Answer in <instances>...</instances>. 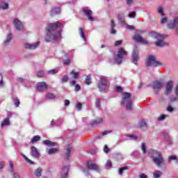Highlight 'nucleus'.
Here are the masks:
<instances>
[{"instance_id": "obj_1", "label": "nucleus", "mask_w": 178, "mask_h": 178, "mask_svg": "<svg viewBox=\"0 0 178 178\" xmlns=\"http://www.w3.org/2000/svg\"><path fill=\"white\" fill-rule=\"evenodd\" d=\"M58 29H63V24L59 22L47 24L46 28L47 34L45 36L46 42H50L52 40H59V38L62 37V33H60V31H55V30H58Z\"/></svg>"}, {"instance_id": "obj_2", "label": "nucleus", "mask_w": 178, "mask_h": 178, "mask_svg": "<svg viewBox=\"0 0 178 178\" xmlns=\"http://www.w3.org/2000/svg\"><path fill=\"white\" fill-rule=\"evenodd\" d=\"M149 156H152L153 159V162L155 163L156 166H161V165H163V157L161 154V152L156 150H150L149 152Z\"/></svg>"}, {"instance_id": "obj_3", "label": "nucleus", "mask_w": 178, "mask_h": 178, "mask_svg": "<svg viewBox=\"0 0 178 178\" xmlns=\"http://www.w3.org/2000/svg\"><path fill=\"white\" fill-rule=\"evenodd\" d=\"M121 104L124 105L127 111H131V109H133V105L131 104V94H130V92H124L122 94Z\"/></svg>"}, {"instance_id": "obj_4", "label": "nucleus", "mask_w": 178, "mask_h": 178, "mask_svg": "<svg viewBox=\"0 0 178 178\" xmlns=\"http://www.w3.org/2000/svg\"><path fill=\"white\" fill-rule=\"evenodd\" d=\"M127 55H128L127 51H126L124 49L120 48L118 49L117 56L115 57V63H117V65H120V63L123 62V59H124V58H126Z\"/></svg>"}, {"instance_id": "obj_5", "label": "nucleus", "mask_w": 178, "mask_h": 178, "mask_svg": "<svg viewBox=\"0 0 178 178\" xmlns=\"http://www.w3.org/2000/svg\"><path fill=\"white\" fill-rule=\"evenodd\" d=\"M152 36L153 38L158 40V41L155 42L156 47H165V45H166V43L163 42V38H165L164 35L157 33L156 32H152Z\"/></svg>"}, {"instance_id": "obj_6", "label": "nucleus", "mask_w": 178, "mask_h": 178, "mask_svg": "<svg viewBox=\"0 0 178 178\" xmlns=\"http://www.w3.org/2000/svg\"><path fill=\"white\" fill-rule=\"evenodd\" d=\"M109 87V83L106 80V77L102 76L99 83V88L100 91H106Z\"/></svg>"}, {"instance_id": "obj_7", "label": "nucleus", "mask_w": 178, "mask_h": 178, "mask_svg": "<svg viewBox=\"0 0 178 178\" xmlns=\"http://www.w3.org/2000/svg\"><path fill=\"white\" fill-rule=\"evenodd\" d=\"M146 66H161L162 63L156 60L155 56H149L147 62L145 63Z\"/></svg>"}, {"instance_id": "obj_8", "label": "nucleus", "mask_w": 178, "mask_h": 178, "mask_svg": "<svg viewBox=\"0 0 178 178\" xmlns=\"http://www.w3.org/2000/svg\"><path fill=\"white\" fill-rule=\"evenodd\" d=\"M138 59H140V57L138 56V47H137V46H134V51L132 53L133 63H134V65H137Z\"/></svg>"}, {"instance_id": "obj_9", "label": "nucleus", "mask_w": 178, "mask_h": 178, "mask_svg": "<svg viewBox=\"0 0 178 178\" xmlns=\"http://www.w3.org/2000/svg\"><path fill=\"white\" fill-rule=\"evenodd\" d=\"M86 168L89 169V170H95V172H98L99 170V166L98 165L92 163L91 161L86 162Z\"/></svg>"}, {"instance_id": "obj_10", "label": "nucleus", "mask_w": 178, "mask_h": 178, "mask_svg": "<svg viewBox=\"0 0 178 178\" xmlns=\"http://www.w3.org/2000/svg\"><path fill=\"white\" fill-rule=\"evenodd\" d=\"M83 12L85 13L86 16H87L88 20L90 22H94V17H92V11L91 10H88L86 8H83Z\"/></svg>"}, {"instance_id": "obj_11", "label": "nucleus", "mask_w": 178, "mask_h": 178, "mask_svg": "<svg viewBox=\"0 0 178 178\" xmlns=\"http://www.w3.org/2000/svg\"><path fill=\"white\" fill-rule=\"evenodd\" d=\"M134 40L136 41V42H140V44H148V41L143 38V37H141V35H135L134 36Z\"/></svg>"}, {"instance_id": "obj_12", "label": "nucleus", "mask_w": 178, "mask_h": 178, "mask_svg": "<svg viewBox=\"0 0 178 178\" xmlns=\"http://www.w3.org/2000/svg\"><path fill=\"white\" fill-rule=\"evenodd\" d=\"M163 87V83L161 81H156L153 82L152 88L154 91H158V90H161Z\"/></svg>"}, {"instance_id": "obj_13", "label": "nucleus", "mask_w": 178, "mask_h": 178, "mask_svg": "<svg viewBox=\"0 0 178 178\" xmlns=\"http://www.w3.org/2000/svg\"><path fill=\"white\" fill-rule=\"evenodd\" d=\"M14 25L16 27L17 30H23L24 29V26L23 25V23L19 21V19H14Z\"/></svg>"}, {"instance_id": "obj_14", "label": "nucleus", "mask_w": 178, "mask_h": 178, "mask_svg": "<svg viewBox=\"0 0 178 178\" xmlns=\"http://www.w3.org/2000/svg\"><path fill=\"white\" fill-rule=\"evenodd\" d=\"M69 173V165L63 166L61 168V178L67 177Z\"/></svg>"}, {"instance_id": "obj_15", "label": "nucleus", "mask_w": 178, "mask_h": 178, "mask_svg": "<svg viewBox=\"0 0 178 178\" xmlns=\"http://www.w3.org/2000/svg\"><path fill=\"white\" fill-rule=\"evenodd\" d=\"M172 88H173V82L172 81L168 82L165 86V95H169V94L172 92Z\"/></svg>"}, {"instance_id": "obj_16", "label": "nucleus", "mask_w": 178, "mask_h": 178, "mask_svg": "<svg viewBox=\"0 0 178 178\" xmlns=\"http://www.w3.org/2000/svg\"><path fill=\"white\" fill-rule=\"evenodd\" d=\"M31 154L33 158H38L40 156V152H38V149H36V147L34 146L31 147Z\"/></svg>"}, {"instance_id": "obj_17", "label": "nucleus", "mask_w": 178, "mask_h": 178, "mask_svg": "<svg viewBox=\"0 0 178 178\" xmlns=\"http://www.w3.org/2000/svg\"><path fill=\"white\" fill-rule=\"evenodd\" d=\"M47 88H48V86H47L45 82H39L38 83V91H44V90H47Z\"/></svg>"}, {"instance_id": "obj_18", "label": "nucleus", "mask_w": 178, "mask_h": 178, "mask_svg": "<svg viewBox=\"0 0 178 178\" xmlns=\"http://www.w3.org/2000/svg\"><path fill=\"white\" fill-rule=\"evenodd\" d=\"M40 45V42L33 43V44H29V43H26L25 44V48H27L28 49H35L37 47Z\"/></svg>"}, {"instance_id": "obj_19", "label": "nucleus", "mask_w": 178, "mask_h": 178, "mask_svg": "<svg viewBox=\"0 0 178 178\" xmlns=\"http://www.w3.org/2000/svg\"><path fill=\"white\" fill-rule=\"evenodd\" d=\"M72 152H73V147H72V145H68L65 152V159H67V161L69 159V156H70Z\"/></svg>"}, {"instance_id": "obj_20", "label": "nucleus", "mask_w": 178, "mask_h": 178, "mask_svg": "<svg viewBox=\"0 0 178 178\" xmlns=\"http://www.w3.org/2000/svg\"><path fill=\"white\" fill-rule=\"evenodd\" d=\"M178 24V17L173 19V22L168 24V29H175Z\"/></svg>"}, {"instance_id": "obj_21", "label": "nucleus", "mask_w": 178, "mask_h": 178, "mask_svg": "<svg viewBox=\"0 0 178 178\" xmlns=\"http://www.w3.org/2000/svg\"><path fill=\"white\" fill-rule=\"evenodd\" d=\"M163 175L162 171L161 170H156L153 172V177L154 178H160Z\"/></svg>"}, {"instance_id": "obj_22", "label": "nucleus", "mask_w": 178, "mask_h": 178, "mask_svg": "<svg viewBox=\"0 0 178 178\" xmlns=\"http://www.w3.org/2000/svg\"><path fill=\"white\" fill-rule=\"evenodd\" d=\"M42 143L44 145H47V147H54L55 146V143H54L52 141H51L49 140H45Z\"/></svg>"}, {"instance_id": "obj_23", "label": "nucleus", "mask_w": 178, "mask_h": 178, "mask_svg": "<svg viewBox=\"0 0 178 178\" xmlns=\"http://www.w3.org/2000/svg\"><path fill=\"white\" fill-rule=\"evenodd\" d=\"M51 13L52 16L54 15H59L60 13V8H54L51 10Z\"/></svg>"}, {"instance_id": "obj_24", "label": "nucleus", "mask_w": 178, "mask_h": 178, "mask_svg": "<svg viewBox=\"0 0 178 178\" xmlns=\"http://www.w3.org/2000/svg\"><path fill=\"white\" fill-rule=\"evenodd\" d=\"M42 173V169L41 168H38L35 170V175L36 177H41V175Z\"/></svg>"}, {"instance_id": "obj_25", "label": "nucleus", "mask_w": 178, "mask_h": 178, "mask_svg": "<svg viewBox=\"0 0 178 178\" xmlns=\"http://www.w3.org/2000/svg\"><path fill=\"white\" fill-rule=\"evenodd\" d=\"M71 76H72V79H76L80 77V72H76L74 71H72L70 72Z\"/></svg>"}, {"instance_id": "obj_26", "label": "nucleus", "mask_w": 178, "mask_h": 178, "mask_svg": "<svg viewBox=\"0 0 178 178\" xmlns=\"http://www.w3.org/2000/svg\"><path fill=\"white\" fill-rule=\"evenodd\" d=\"M79 35L82 38L83 41H87V39L86 38V35L84 34V31L82 28H79Z\"/></svg>"}, {"instance_id": "obj_27", "label": "nucleus", "mask_w": 178, "mask_h": 178, "mask_svg": "<svg viewBox=\"0 0 178 178\" xmlns=\"http://www.w3.org/2000/svg\"><path fill=\"white\" fill-rule=\"evenodd\" d=\"M116 25L115 24V22H113V19L111 20V34H116V30L115 29V27Z\"/></svg>"}, {"instance_id": "obj_28", "label": "nucleus", "mask_w": 178, "mask_h": 178, "mask_svg": "<svg viewBox=\"0 0 178 178\" xmlns=\"http://www.w3.org/2000/svg\"><path fill=\"white\" fill-rule=\"evenodd\" d=\"M175 92L177 97L170 99V101L172 102H175L177 101V99H178V84L177 85V86L175 88Z\"/></svg>"}, {"instance_id": "obj_29", "label": "nucleus", "mask_w": 178, "mask_h": 178, "mask_svg": "<svg viewBox=\"0 0 178 178\" xmlns=\"http://www.w3.org/2000/svg\"><path fill=\"white\" fill-rule=\"evenodd\" d=\"M118 18L121 23H124V14L123 13L118 14Z\"/></svg>"}, {"instance_id": "obj_30", "label": "nucleus", "mask_w": 178, "mask_h": 178, "mask_svg": "<svg viewBox=\"0 0 178 178\" xmlns=\"http://www.w3.org/2000/svg\"><path fill=\"white\" fill-rule=\"evenodd\" d=\"M10 40H12V33H9L7 35V38L6 40L4 41V45H8V44H9V42H10Z\"/></svg>"}, {"instance_id": "obj_31", "label": "nucleus", "mask_w": 178, "mask_h": 178, "mask_svg": "<svg viewBox=\"0 0 178 178\" xmlns=\"http://www.w3.org/2000/svg\"><path fill=\"white\" fill-rule=\"evenodd\" d=\"M102 123V118H97L92 122V126H95V124H100Z\"/></svg>"}, {"instance_id": "obj_32", "label": "nucleus", "mask_w": 178, "mask_h": 178, "mask_svg": "<svg viewBox=\"0 0 178 178\" xmlns=\"http://www.w3.org/2000/svg\"><path fill=\"white\" fill-rule=\"evenodd\" d=\"M10 124V122L9 121V118H6L3 122L1 123V127H3L5 126H9Z\"/></svg>"}, {"instance_id": "obj_33", "label": "nucleus", "mask_w": 178, "mask_h": 178, "mask_svg": "<svg viewBox=\"0 0 178 178\" xmlns=\"http://www.w3.org/2000/svg\"><path fill=\"white\" fill-rule=\"evenodd\" d=\"M40 140H41V137H40V136H35L31 139V143H37V141H40Z\"/></svg>"}, {"instance_id": "obj_34", "label": "nucleus", "mask_w": 178, "mask_h": 178, "mask_svg": "<svg viewBox=\"0 0 178 178\" xmlns=\"http://www.w3.org/2000/svg\"><path fill=\"white\" fill-rule=\"evenodd\" d=\"M158 13L161 15V16H165V13H163V7L162 6H159L157 8Z\"/></svg>"}, {"instance_id": "obj_35", "label": "nucleus", "mask_w": 178, "mask_h": 178, "mask_svg": "<svg viewBox=\"0 0 178 178\" xmlns=\"http://www.w3.org/2000/svg\"><path fill=\"white\" fill-rule=\"evenodd\" d=\"M139 126H140V127H141V129H145V128H147V122H145V120H141L139 122Z\"/></svg>"}, {"instance_id": "obj_36", "label": "nucleus", "mask_w": 178, "mask_h": 178, "mask_svg": "<svg viewBox=\"0 0 178 178\" xmlns=\"http://www.w3.org/2000/svg\"><path fill=\"white\" fill-rule=\"evenodd\" d=\"M56 152H58V149H56V148H51L48 150L49 155H52L53 154H56Z\"/></svg>"}, {"instance_id": "obj_37", "label": "nucleus", "mask_w": 178, "mask_h": 178, "mask_svg": "<svg viewBox=\"0 0 178 178\" xmlns=\"http://www.w3.org/2000/svg\"><path fill=\"white\" fill-rule=\"evenodd\" d=\"M129 168L127 166H124L119 168V175H123V172H124V170H127Z\"/></svg>"}, {"instance_id": "obj_38", "label": "nucleus", "mask_w": 178, "mask_h": 178, "mask_svg": "<svg viewBox=\"0 0 178 178\" xmlns=\"http://www.w3.org/2000/svg\"><path fill=\"white\" fill-rule=\"evenodd\" d=\"M9 8V5L7 3H1L0 4V9H8Z\"/></svg>"}, {"instance_id": "obj_39", "label": "nucleus", "mask_w": 178, "mask_h": 178, "mask_svg": "<svg viewBox=\"0 0 178 178\" xmlns=\"http://www.w3.org/2000/svg\"><path fill=\"white\" fill-rule=\"evenodd\" d=\"M86 83L90 86L91 83V75H88L86 79Z\"/></svg>"}, {"instance_id": "obj_40", "label": "nucleus", "mask_w": 178, "mask_h": 178, "mask_svg": "<svg viewBox=\"0 0 178 178\" xmlns=\"http://www.w3.org/2000/svg\"><path fill=\"white\" fill-rule=\"evenodd\" d=\"M46 98L47 99H54V98H55V95H54L52 93H49V94L46 95Z\"/></svg>"}, {"instance_id": "obj_41", "label": "nucleus", "mask_w": 178, "mask_h": 178, "mask_svg": "<svg viewBox=\"0 0 178 178\" xmlns=\"http://www.w3.org/2000/svg\"><path fill=\"white\" fill-rule=\"evenodd\" d=\"M24 158L25 161H26V162L28 163H29L30 165H35L34 161L30 160V159L27 158V156H24Z\"/></svg>"}, {"instance_id": "obj_42", "label": "nucleus", "mask_w": 178, "mask_h": 178, "mask_svg": "<svg viewBox=\"0 0 178 178\" xmlns=\"http://www.w3.org/2000/svg\"><path fill=\"white\" fill-rule=\"evenodd\" d=\"M14 104H15L16 108H19V105H20V100H19V99H17V98H15L14 99Z\"/></svg>"}, {"instance_id": "obj_43", "label": "nucleus", "mask_w": 178, "mask_h": 178, "mask_svg": "<svg viewBox=\"0 0 178 178\" xmlns=\"http://www.w3.org/2000/svg\"><path fill=\"white\" fill-rule=\"evenodd\" d=\"M141 148L143 154H145L147 152V147L145 146V143H142Z\"/></svg>"}, {"instance_id": "obj_44", "label": "nucleus", "mask_w": 178, "mask_h": 178, "mask_svg": "<svg viewBox=\"0 0 178 178\" xmlns=\"http://www.w3.org/2000/svg\"><path fill=\"white\" fill-rule=\"evenodd\" d=\"M165 119H166V115H161L158 118V120L159 122L162 121V120H165Z\"/></svg>"}, {"instance_id": "obj_45", "label": "nucleus", "mask_w": 178, "mask_h": 178, "mask_svg": "<svg viewBox=\"0 0 178 178\" xmlns=\"http://www.w3.org/2000/svg\"><path fill=\"white\" fill-rule=\"evenodd\" d=\"M168 161L169 162H170V161H177V157L176 156H170L168 158Z\"/></svg>"}, {"instance_id": "obj_46", "label": "nucleus", "mask_w": 178, "mask_h": 178, "mask_svg": "<svg viewBox=\"0 0 178 178\" xmlns=\"http://www.w3.org/2000/svg\"><path fill=\"white\" fill-rule=\"evenodd\" d=\"M83 173H86V176H88L90 175V172L88 171V169H85L84 168H81Z\"/></svg>"}, {"instance_id": "obj_47", "label": "nucleus", "mask_w": 178, "mask_h": 178, "mask_svg": "<svg viewBox=\"0 0 178 178\" xmlns=\"http://www.w3.org/2000/svg\"><path fill=\"white\" fill-rule=\"evenodd\" d=\"M48 73L50 74H56V73H58V70H51L48 71Z\"/></svg>"}, {"instance_id": "obj_48", "label": "nucleus", "mask_w": 178, "mask_h": 178, "mask_svg": "<svg viewBox=\"0 0 178 178\" xmlns=\"http://www.w3.org/2000/svg\"><path fill=\"white\" fill-rule=\"evenodd\" d=\"M95 105L97 108H99V106H101V101L99 99H96Z\"/></svg>"}, {"instance_id": "obj_49", "label": "nucleus", "mask_w": 178, "mask_h": 178, "mask_svg": "<svg viewBox=\"0 0 178 178\" xmlns=\"http://www.w3.org/2000/svg\"><path fill=\"white\" fill-rule=\"evenodd\" d=\"M38 77H44V72L43 71H39L37 73Z\"/></svg>"}, {"instance_id": "obj_50", "label": "nucleus", "mask_w": 178, "mask_h": 178, "mask_svg": "<svg viewBox=\"0 0 178 178\" xmlns=\"http://www.w3.org/2000/svg\"><path fill=\"white\" fill-rule=\"evenodd\" d=\"M76 109H77L78 111H81V108H82V106H83V104H81V103H78V104L76 105Z\"/></svg>"}, {"instance_id": "obj_51", "label": "nucleus", "mask_w": 178, "mask_h": 178, "mask_svg": "<svg viewBox=\"0 0 178 178\" xmlns=\"http://www.w3.org/2000/svg\"><path fill=\"white\" fill-rule=\"evenodd\" d=\"M167 22H168V18L167 17L161 18V24H164V23H167Z\"/></svg>"}, {"instance_id": "obj_52", "label": "nucleus", "mask_w": 178, "mask_h": 178, "mask_svg": "<svg viewBox=\"0 0 178 178\" xmlns=\"http://www.w3.org/2000/svg\"><path fill=\"white\" fill-rule=\"evenodd\" d=\"M68 80H69V77H67V76H64L62 78V82L63 83H66V82H67Z\"/></svg>"}, {"instance_id": "obj_53", "label": "nucleus", "mask_w": 178, "mask_h": 178, "mask_svg": "<svg viewBox=\"0 0 178 178\" xmlns=\"http://www.w3.org/2000/svg\"><path fill=\"white\" fill-rule=\"evenodd\" d=\"M104 151L106 154H108V152H109V148L108 147V145L104 146Z\"/></svg>"}, {"instance_id": "obj_54", "label": "nucleus", "mask_w": 178, "mask_h": 178, "mask_svg": "<svg viewBox=\"0 0 178 178\" xmlns=\"http://www.w3.org/2000/svg\"><path fill=\"white\" fill-rule=\"evenodd\" d=\"M63 64L64 65H70V59L64 60Z\"/></svg>"}, {"instance_id": "obj_55", "label": "nucleus", "mask_w": 178, "mask_h": 178, "mask_svg": "<svg viewBox=\"0 0 178 178\" xmlns=\"http://www.w3.org/2000/svg\"><path fill=\"white\" fill-rule=\"evenodd\" d=\"M106 165L109 166L110 168H112V162L110 160H108Z\"/></svg>"}, {"instance_id": "obj_56", "label": "nucleus", "mask_w": 178, "mask_h": 178, "mask_svg": "<svg viewBox=\"0 0 178 178\" xmlns=\"http://www.w3.org/2000/svg\"><path fill=\"white\" fill-rule=\"evenodd\" d=\"M129 138H131V140H137V136H136L129 135Z\"/></svg>"}, {"instance_id": "obj_57", "label": "nucleus", "mask_w": 178, "mask_h": 178, "mask_svg": "<svg viewBox=\"0 0 178 178\" xmlns=\"http://www.w3.org/2000/svg\"><path fill=\"white\" fill-rule=\"evenodd\" d=\"M167 111L168 112H173V107H172V106H168L167 108Z\"/></svg>"}, {"instance_id": "obj_58", "label": "nucleus", "mask_w": 178, "mask_h": 178, "mask_svg": "<svg viewBox=\"0 0 178 178\" xmlns=\"http://www.w3.org/2000/svg\"><path fill=\"white\" fill-rule=\"evenodd\" d=\"M81 89V88L79 86V84H76L75 86V91H80Z\"/></svg>"}, {"instance_id": "obj_59", "label": "nucleus", "mask_w": 178, "mask_h": 178, "mask_svg": "<svg viewBox=\"0 0 178 178\" xmlns=\"http://www.w3.org/2000/svg\"><path fill=\"white\" fill-rule=\"evenodd\" d=\"M139 178H148V177L147 176V175L142 173L140 175Z\"/></svg>"}, {"instance_id": "obj_60", "label": "nucleus", "mask_w": 178, "mask_h": 178, "mask_svg": "<svg viewBox=\"0 0 178 178\" xmlns=\"http://www.w3.org/2000/svg\"><path fill=\"white\" fill-rule=\"evenodd\" d=\"M129 17H136V12H133L128 15Z\"/></svg>"}, {"instance_id": "obj_61", "label": "nucleus", "mask_w": 178, "mask_h": 178, "mask_svg": "<svg viewBox=\"0 0 178 178\" xmlns=\"http://www.w3.org/2000/svg\"><path fill=\"white\" fill-rule=\"evenodd\" d=\"M122 40L116 41L115 43V47H118V46L122 44Z\"/></svg>"}, {"instance_id": "obj_62", "label": "nucleus", "mask_w": 178, "mask_h": 178, "mask_svg": "<svg viewBox=\"0 0 178 178\" xmlns=\"http://www.w3.org/2000/svg\"><path fill=\"white\" fill-rule=\"evenodd\" d=\"M134 2V0H127V5H131Z\"/></svg>"}, {"instance_id": "obj_63", "label": "nucleus", "mask_w": 178, "mask_h": 178, "mask_svg": "<svg viewBox=\"0 0 178 178\" xmlns=\"http://www.w3.org/2000/svg\"><path fill=\"white\" fill-rule=\"evenodd\" d=\"M10 168L11 169V172H13V163L12 161H9Z\"/></svg>"}, {"instance_id": "obj_64", "label": "nucleus", "mask_w": 178, "mask_h": 178, "mask_svg": "<svg viewBox=\"0 0 178 178\" xmlns=\"http://www.w3.org/2000/svg\"><path fill=\"white\" fill-rule=\"evenodd\" d=\"M13 178H20V176H19L18 173H14Z\"/></svg>"}]
</instances>
